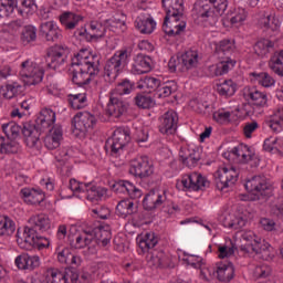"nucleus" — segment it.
<instances>
[{
	"label": "nucleus",
	"instance_id": "obj_1",
	"mask_svg": "<svg viewBox=\"0 0 283 283\" xmlns=\"http://www.w3.org/2000/svg\"><path fill=\"white\" fill-rule=\"evenodd\" d=\"M72 81L78 87L87 85L98 74V57L90 50L82 49L71 59Z\"/></svg>",
	"mask_w": 283,
	"mask_h": 283
},
{
	"label": "nucleus",
	"instance_id": "obj_2",
	"mask_svg": "<svg viewBox=\"0 0 283 283\" xmlns=\"http://www.w3.org/2000/svg\"><path fill=\"white\" fill-rule=\"evenodd\" d=\"M228 7L229 0H198L195 3L193 12L197 15V21L205 28H213Z\"/></svg>",
	"mask_w": 283,
	"mask_h": 283
},
{
	"label": "nucleus",
	"instance_id": "obj_3",
	"mask_svg": "<svg viewBox=\"0 0 283 283\" xmlns=\"http://www.w3.org/2000/svg\"><path fill=\"white\" fill-rule=\"evenodd\" d=\"M233 50H235V44L231 40H221L220 42H216L214 54L220 59V62L208 66L207 75L214 77L229 74V71L235 67V61L231 59Z\"/></svg>",
	"mask_w": 283,
	"mask_h": 283
},
{
	"label": "nucleus",
	"instance_id": "obj_4",
	"mask_svg": "<svg viewBox=\"0 0 283 283\" xmlns=\"http://www.w3.org/2000/svg\"><path fill=\"white\" fill-rule=\"evenodd\" d=\"M132 59V51L129 48L124 46L117 50L113 56H111L104 66V78L106 83H114L116 78L125 71V67L129 65Z\"/></svg>",
	"mask_w": 283,
	"mask_h": 283
},
{
	"label": "nucleus",
	"instance_id": "obj_5",
	"mask_svg": "<svg viewBox=\"0 0 283 283\" xmlns=\"http://www.w3.org/2000/svg\"><path fill=\"white\" fill-rule=\"evenodd\" d=\"M19 75L24 85L32 86L43 83V76H45V70L36 62L32 60H25L20 64Z\"/></svg>",
	"mask_w": 283,
	"mask_h": 283
},
{
	"label": "nucleus",
	"instance_id": "obj_6",
	"mask_svg": "<svg viewBox=\"0 0 283 283\" xmlns=\"http://www.w3.org/2000/svg\"><path fill=\"white\" fill-rule=\"evenodd\" d=\"M69 187L73 193H85V198L90 202H98L106 193L105 188H98L92 182L85 184L76 179H71Z\"/></svg>",
	"mask_w": 283,
	"mask_h": 283
},
{
	"label": "nucleus",
	"instance_id": "obj_7",
	"mask_svg": "<svg viewBox=\"0 0 283 283\" xmlns=\"http://www.w3.org/2000/svg\"><path fill=\"white\" fill-rule=\"evenodd\" d=\"M128 171L130 176L140 178V180L151 178L154 176V161L147 156H137L130 160Z\"/></svg>",
	"mask_w": 283,
	"mask_h": 283
},
{
	"label": "nucleus",
	"instance_id": "obj_8",
	"mask_svg": "<svg viewBox=\"0 0 283 283\" xmlns=\"http://www.w3.org/2000/svg\"><path fill=\"white\" fill-rule=\"evenodd\" d=\"M239 177L240 170H238L235 166H223L218 168L214 172L217 189H219V191H224V189L233 187V185L238 182Z\"/></svg>",
	"mask_w": 283,
	"mask_h": 283
},
{
	"label": "nucleus",
	"instance_id": "obj_9",
	"mask_svg": "<svg viewBox=\"0 0 283 283\" xmlns=\"http://www.w3.org/2000/svg\"><path fill=\"white\" fill-rule=\"evenodd\" d=\"M129 132L125 128H117L113 134V138L107 139L105 144L106 151H111V156H118L123 151L125 145L129 143Z\"/></svg>",
	"mask_w": 283,
	"mask_h": 283
},
{
	"label": "nucleus",
	"instance_id": "obj_10",
	"mask_svg": "<svg viewBox=\"0 0 283 283\" xmlns=\"http://www.w3.org/2000/svg\"><path fill=\"white\" fill-rule=\"evenodd\" d=\"M70 52L71 50L67 45L63 44H55L49 48L46 53L49 67H51V70H56L61 67V65H65L67 56H70Z\"/></svg>",
	"mask_w": 283,
	"mask_h": 283
},
{
	"label": "nucleus",
	"instance_id": "obj_11",
	"mask_svg": "<svg viewBox=\"0 0 283 283\" xmlns=\"http://www.w3.org/2000/svg\"><path fill=\"white\" fill-rule=\"evenodd\" d=\"M182 191H202L209 187V181L199 172L184 175L179 182Z\"/></svg>",
	"mask_w": 283,
	"mask_h": 283
},
{
	"label": "nucleus",
	"instance_id": "obj_12",
	"mask_svg": "<svg viewBox=\"0 0 283 283\" xmlns=\"http://www.w3.org/2000/svg\"><path fill=\"white\" fill-rule=\"evenodd\" d=\"M245 190L253 196L252 200H260V196H264V191L269 189V181L265 176H254L245 181Z\"/></svg>",
	"mask_w": 283,
	"mask_h": 283
},
{
	"label": "nucleus",
	"instance_id": "obj_13",
	"mask_svg": "<svg viewBox=\"0 0 283 283\" xmlns=\"http://www.w3.org/2000/svg\"><path fill=\"white\" fill-rule=\"evenodd\" d=\"M178 113L170 109L159 117V132L166 136H174L178 132Z\"/></svg>",
	"mask_w": 283,
	"mask_h": 283
},
{
	"label": "nucleus",
	"instance_id": "obj_14",
	"mask_svg": "<svg viewBox=\"0 0 283 283\" xmlns=\"http://www.w3.org/2000/svg\"><path fill=\"white\" fill-rule=\"evenodd\" d=\"M46 275L51 277V283H78V272L72 268H67L63 272L49 269Z\"/></svg>",
	"mask_w": 283,
	"mask_h": 283
},
{
	"label": "nucleus",
	"instance_id": "obj_15",
	"mask_svg": "<svg viewBox=\"0 0 283 283\" xmlns=\"http://www.w3.org/2000/svg\"><path fill=\"white\" fill-rule=\"evenodd\" d=\"M74 127L82 136H86L87 132H92L96 125V116L90 112H80L74 117Z\"/></svg>",
	"mask_w": 283,
	"mask_h": 283
},
{
	"label": "nucleus",
	"instance_id": "obj_16",
	"mask_svg": "<svg viewBox=\"0 0 283 283\" xmlns=\"http://www.w3.org/2000/svg\"><path fill=\"white\" fill-rule=\"evenodd\" d=\"M40 32L45 41L50 43H59L63 41V30L54 21L43 22L40 25Z\"/></svg>",
	"mask_w": 283,
	"mask_h": 283
},
{
	"label": "nucleus",
	"instance_id": "obj_17",
	"mask_svg": "<svg viewBox=\"0 0 283 283\" xmlns=\"http://www.w3.org/2000/svg\"><path fill=\"white\" fill-rule=\"evenodd\" d=\"M243 96L245 101H251L256 107H269V96L255 86H245L243 88Z\"/></svg>",
	"mask_w": 283,
	"mask_h": 283
},
{
	"label": "nucleus",
	"instance_id": "obj_18",
	"mask_svg": "<svg viewBox=\"0 0 283 283\" xmlns=\"http://www.w3.org/2000/svg\"><path fill=\"white\" fill-rule=\"evenodd\" d=\"M242 240L248 244L241 245L240 250L248 255L251 253H260V244L262 239L255 234L252 230H245L241 234Z\"/></svg>",
	"mask_w": 283,
	"mask_h": 283
},
{
	"label": "nucleus",
	"instance_id": "obj_19",
	"mask_svg": "<svg viewBox=\"0 0 283 283\" xmlns=\"http://www.w3.org/2000/svg\"><path fill=\"white\" fill-rule=\"evenodd\" d=\"M179 160L189 169H193L200 163V150L196 146L182 147L179 151Z\"/></svg>",
	"mask_w": 283,
	"mask_h": 283
},
{
	"label": "nucleus",
	"instance_id": "obj_20",
	"mask_svg": "<svg viewBox=\"0 0 283 283\" xmlns=\"http://www.w3.org/2000/svg\"><path fill=\"white\" fill-rule=\"evenodd\" d=\"M73 249H85L87 248L88 253L94 255L96 253V240H94V234L87 231L75 237V240L71 243Z\"/></svg>",
	"mask_w": 283,
	"mask_h": 283
},
{
	"label": "nucleus",
	"instance_id": "obj_21",
	"mask_svg": "<svg viewBox=\"0 0 283 283\" xmlns=\"http://www.w3.org/2000/svg\"><path fill=\"white\" fill-rule=\"evenodd\" d=\"M167 203V193L165 191H156L151 190L149 191L144 200L143 206L146 211H154V209H158L163 207V205Z\"/></svg>",
	"mask_w": 283,
	"mask_h": 283
},
{
	"label": "nucleus",
	"instance_id": "obj_22",
	"mask_svg": "<svg viewBox=\"0 0 283 283\" xmlns=\"http://www.w3.org/2000/svg\"><path fill=\"white\" fill-rule=\"evenodd\" d=\"M127 109H129V104L123 101V98L114 95L109 97L106 109L108 116H113V118H122V116L127 114Z\"/></svg>",
	"mask_w": 283,
	"mask_h": 283
},
{
	"label": "nucleus",
	"instance_id": "obj_23",
	"mask_svg": "<svg viewBox=\"0 0 283 283\" xmlns=\"http://www.w3.org/2000/svg\"><path fill=\"white\" fill-rule=\"evenodd\" d=\"M14 264L20 271H34V269L41 266V258L39 255L21 253L15 258Z\"/></svg>",
	"mask_w": 283,
	"mask_h": 283
},
{
	"label": "nucleus",
	"instance_id": "obj_24",
	"mask_svg": "<svg viewBox=\"0 0 283 283\" xmlns=\"http://www.w3.org/2000/svg\"><path fill=\"white\" fill-rule=\"evenodd\" d=\"M221 222L226 229H233L234 231H238V229L247 227L249 218H247V214L241 213H224L221 218Z\"/></svg>",
	"mask_w": 283,
	"mask_h": 283
},
{
	"label": "nucleus",
	"instance_id": "obj_25",
	"mask_svg": "<svg viewBox=\"0 0 283 283\" xmlns=\"http://www.w3.org/2000/svg\"><path fill=\"white\" fill-rule=\"evenodd\" d=\"M36 230L34 228L27 227L22 232L17 231V242L20 249H32L36 240Z\"/></svg>",
	"mask_w": 283,
	"mask_h": 283
},
{
	"label": "nucleus",
	"instance_id": "obj_26",
	"mask_svg": "<svg viewBox=\"0 0 283 283\" xmlns=\"http://www.w3.org/2000/svg\"><path fill=\"white\" fill-rule=\"evenodd\" d=\"M180 61L184 72L196 70L200 65V61H202V55L198 50L190 49L180 55Z\"/></svg>",
	"mask_w": 283,
	"mask_h": 283
},
{
	"label": "nucleus",
	"instance_id": "obj_27",
	"mask_svg": "<svg viewBox=\"0 0 283 283\" xmlns=\"http://www.w3.org/2000/svg\"><path fill=\"white\" fill-rule=\"evenodd\" d=\"M113 189L116 191V193H127V196H129V198L133 200H137L138 198L143 197V190L138 189L134 184L127 180H119L115 182Z\"/></svg>",
	"mask_w": 283,
	"mask_h": 283
},
{
	"label": "nucleus",
	"instance_id": "obj_28",
	"mask_svg": "<svg viewBox=\"0 0 283 283\" xmlns=\"http://www.w3.org/2000/svg\"><path fill=\"white\" fill-rule=\"evenodd\" d=\"M20 195L27 205H32L34 207H36V205H41V202L45 200V193H43V190L34 188H22Z\"/></svg>",
	"mask_w": 283,
	"mask_h": 283
},
{
	"label": "nucleus",
	"instance_id": "obj_29",
	"mask_svg": "<svg viewBox=\"0 0 283 283\" xmlns=\"http://www.w3.org/2000/svg\"><path fill=\"white\" fill-rule=\"evenodd\" d=\"M96 242V245L107 247L112 242V229L107 224H99L91 232Z\"/></svg>",
	"mask_w": 283,
	"mask_h": 283
},
{
	"label": "nucleus",
	"instance_id": "obj_30",
	"mask_svg": "<svg viewBox=\"0 0 283 283\" xmlns=\"http://www.w3.org/2000/svg\"><path fill=\"white\" fill-rule=\"evenodd\" d=\"M264 125L274 132V134L283 132V106L276 108L272 115L266 117Z\"/></svg>",
	"mask_w": 283,
	"mask_h": 283
},
{
	"label": "nucleus",
	"instance_id": "obj_31",
	"mask_svg": "<svg viewBox=\"0 0 283 283\" xmlns=\"http://www.w3.org/2000/svg\"><path fill=\"white\" fill-rule=\"evenodd\" d=\"M21 132L25 138L27 146L36 147L40 136L36 125L32 124L31 122H25L22 124Z\"/></svg>",
	"mask_w": 283,
	"mask_h": 283
},
{
	"label": "nucleus",
	"instance_id": "obj_32",
	"mask_svg": "<svg viewBox=\"0 0 283 283\" xmlns=\"http://www.w3.org/2000/svg\"><path fill=\"white\" fill-rule=\"evenodd\" d=\"M126 17L123 13H117L114 17L105 21V27L114 32L115 34H124L127 32Z\"/></svg>",
	"mask_w": 283,
	"mask_h": 283
},
{
	"label": "nucleus",
	"instance_id": "obj_33",
	"mask_svg": "<svg viewBox=\"0 0 283 283\" xmlns=\"http://www.w3.org/2000/svg\"><path fill=\"white\" fill-rule=\"evenodd\" d=\"M57 262L60 264H66L67 266H80L82 260L81 256L73 254L70 248H57Z\"/></svg>",
	"mask_w": 283,
	"mask_h": 283
},
{
	"label": "nucleus",
	"instance_id": "obj_34",
	"mask_svg": "<svg viewBox=\"0 0 283 283\" xmlns=\"http://www.w3.org/2000/svg\"><path fill=\"white\" fill-rule=\"evenodd\" d=\"M81 22H83V17L76 12L64 11L60 14V23L64 30H76Z\"/></svg>",
	"mask_w": 283,
	"mask_h": 283
},
{
	"label": "nucleus",
	"instance_id": "obj_35",
	"mask_svg": "<svg viewBox=\"0 0 283 283\" xmlns=\"http://www.w3.org/2000/svg\"><path fill=\"white\" fill-rule=\"evenodd\" d=\"M29 224L35 231H50L52 229V221L45 213L33 214L29 219Z\"/></svg>",
	"mask_w": 283,
	"mask_h": 283
},
{
	"label": "nucleus",
	"instance_id": "obj_36",
	"mask_svg": "<svg viewBox=\"0 0 283 283\" xmlns=\"http://www.w3.org/2000/svg\"><path fill=\"white\" fill-rule=\"evenodd\" d=\"M136 240L142 253H149V250L158 244V237L154 232L138 234Z\"/></svg>",
	"mask_w": 283,
	"mask_h": 283
},
{
	"label": "nucleus",
	"instance_id": "obj_37",
	"mask_svg": "<svg viewBox=\"0 0 283 283\" xmlns=\"http://www.w3.org/2000/svg\"><path fill=\"white\" fill-rule=\"evenodd\" d=\"M217 279L219 282L229 283L235 277V268L230 262L217 263Z\"/></svg>",
	"mask_w": 283,
	"mask_h": 283
},
{
	"label": "nucleus",
	"instance_id": "obj_38",
	"mask_svg": "<svg viewBox=\"0 0 283 283\" xmlns=\"http://www.w3.org/2000/svg\"><path fill=\"white\" fill-rule=\"evenodd\" d=\"M151 70V57L149 55L138 54L132 66L133 74H147Z\"/></svg>",
	"mask_w": 283,
	"mask_h": 283
},
{
	"label": "nucleus",
	"instance_id": "obj_39",
	"mask_svg": "<svg viewBox=\"0 0 283 283\" xmlns=\"http://www.w3.org/2000/svg\"><path fill=\"white\" fill-rule=\"evenodd\" d=\"M54 123H56V113L51 108H43L36 118V125L42 130L50 129Z\"/></svg>",
	"mask_w": 283,
	"mask_h": 283
},
{
	"label": "nucleus",
	"instance_id": "obj_40",
	"mask_svg": "<svg viewBox=\"0 0 283 283\" xmlns=\"http://www.w3.org/2000/svg\"><path fill=\"white\" fill-rule=\"evenodd\" d=\"M23 93V85L19 82H8L0 87V94L7 101H12V98H17V96H21Z\"/></svg>",
	"mask_w": 283,
	"mask_h": 283
},
{
	"label": "nucleus",
	"instance_id": "obj_41",
	"mask_svg": "<svg viewBox=\"0 0 283 283\" xmlns=\"http://www.w3.org/2000/svg\"><path fill=\"white\" fill-rule=\"evenodd\" d=\"M17 231V223L8 214H0V238H10Z\"/></svg>",
	"mask_w": 283,
	"mask_h": 283
},
{
	"label": "nucleus",
	"instance_id": "obj_42",
	"mask_svg": "<svg viewBox=\"0 0 283 283\" xmlns=\"http://www.w3.org/2000/svg\"><path fill=\"white\" fill-rule=\"evenodd\" d=\"M138 211V206L134 203L130 199H124L119 201L116 206V214L119 218H128V216H134Z\"/></svg>",
	"mask_w": 283,
	"mask_h": 283
},
{
	"label": "nucleus",
	"instance_id": "obj_43",
	"mask_svg": "<svg viewBox=\"0 0 283 283\" xmlns=\"http://www.w3.org/2000/svg\"><path fill=\"white\" fill-rule=\"evenodd\" d=\"M164 24L174 25L175 28H178L179 31L185 32L187 28V19L185 18V12L166 13Z\"/></svg>",
	"mask_w": 283,
	"mask_h": 283
},
{
	"label": "nucleus",
	"instance_id": "obj_44",
	"mask_svg": "<svg viewBox=\"0 0 283 283\" xmlns=\"http://www.w3.org/2000/svg\"><path fill=\"white\" fill-rule=\"evenodd\" d=\"M61 140H63V129L54 127L51 134L45 137L44 145L46 149H56L61 146Z\"/></svg>",
	"mask_w": 283,
	"mask_h": 283
},
{
	"label": "nucleus",
	"instance_id": "obj_45",
	"mask_svg": "<svg viewBox=\"0 0 283 283\" xmlns=\"http://www.w3.org/2000/svg\"><path fill=\"white\" fill-rule=\"evenodd\" d=\"M250 78L252 83H258V85H261V87L269 88L275 86V78H273V76L266 72H252L250 73Z\"/></svg>",
	"mask_w": 283,
	"mask_h": 283
},
{
	"label": "nucleus",
	"instance_id": "obj_46",
	"mask_svg": "<svg viewBox=\"0 0 283 283\" xmlns=\"http://www.w3.org/2000/svg\"><path fill=\"white\" fill-rule=\"evenodd\" d=\"M275 50V42L269 39H261L254 44V52L258 56H269Z\"/></svg>",
	"mask_w": 283,
	"mask_h": 283
},
{
	"label": "nucleus",
	"instance_id": "obj_47",
	"mask_svg": "<svg viewBox=\"0 0 283 283\" xmlns=\"http://www.w3.org/2000/svg\"><path fill=\"white\" fill-rule=\"evenodd\" d=\"M147 264L151 269H165L167 266V256L165 252H151L146 256Z\"/></svg>",
	"mask_w": 283,
	"mask_h": 283
},
{
	"label": "nucleus",
	"instance_id": "obj_48",
	"mask_svg": "<svg viewBox=\"0 0 283 283\" xmlns=\"http://www.w3.org/2000/svg\"><path fill=\"white\" fill-rule=\"evenodd\" d=\"M166 14H180L185 12V0H161Z\"/></svg>",
	"mask_w": 283,
	"mask_h": 283
},
{
	"label": "nucleus",
	"instance_id": "obj_49",
	"mask_svg": "<svg viewBox=\"0 0 283 283\" xmlns=\"http://www.w3.org/2000/svg\"><path fill=\"white\" fill-rule=\"evenodd\" d=\"M135 28H137L142 34H151V32L156 30V21H154L153 18H137Z\"/></svg>",
	"mask_w": 283,
	"mask_h": 283
},
{
	"label": "nucleus",
	"instance_id": "obj_50",
	"mask_svg": "<svg viewBox=\"0 0 283 283\" xmlns=\"http://www.w3.org/2000/svg\"><path fill=\"white\" fill-rule=\"evenodd\" d=\"M21 149V145L19 143L0 136V154H19V150Z\"/></svg>",
	"mask_w": 283,
	"mask_h": 283
},
{
	"label": "nucleus",
	"instance_id": "obj_51",
	"mask_svg": "<svg viewBox=\"0 0 283 283\" xmlns=\"http://www.w3.org/2000/svg\"><path fill=\"white\" fill-rule=\"evenodd\" d=\"M137 87L138 90H144L147 94H151V92H157L158 87H160V80L146 76L138 82Z\"/></svg>",
	"mask_w": 283,
	"mask_h": 283
},
{
	"label": "nucleus",
	"instance_id": "obj_52",
	"mask_svg": "<svg viewBox=\"0 0 283 283\" xmlns=\"http://www.w3.org/2000/svg\"><path fill=\"white\" fill-rule=\"evenodd\" d=\"M269 67L277 76H283V50L274 52L270 59Z\"/></svg>",
	"mask_w": 283,
	"mask_h": 283
},
{
	"label": "nucleus",
	"instance_id": "obj_53",
	"mask_svg": "<svg viewBox=\"0 0 283 283\" xmlns=\"http://www.w3.org/2000/svg\"><path fill=\"white\" fill-rule=\"evenodd\" d=\"M247 10L244 8H238L228 14L227 20L231 23V25L238 28L239 25H242L244 21H247Z\"/></svg>",
	"mask_w": 283,
	"mask_h": 283
},
{
	"label": "nucleus",
	"instance_id": "obj_54",
	"mask_svg": "<svg viewBox=\"0 0 283 283\" xmlns=\"http://www.w3.org/2000/svg\"><path fill=\"white\" fill-rule=\"evenodd\" d=\"M69 103L72 109H83L87 107V95L85 93L69 95Z\"/></svg>",
	"mask_w": 283,
	"mask_h": 283
},
{
	"label": "nucleus",
	"instance_id": "obj_55",
	"mask_svg": "<svg viewBox=\"0 0 283 283\" xmlns=\"http://www.w3.org/2000/svg\"><path fill=\"white\" fill-rule=\"evenodd\" d=\"M237 87L238 86L232 80H226L223 83L217 85V92L220 96H233Z\"/></svg>",
	"mask_w": 283,
	"mask_h": 283
},
{
	"label": "nucleus",
	"instance_id": "obj_56",
	"mask_svg": "<svg viewBox=\"0 0 283 283\" xmlns=\"http://www.w3.org/2000/svg\"><path fill=\"white\" fill-rule=\"evenodd\" d=\"M260 27L264 28V30H272V32H275L277 28H280V21L275 19V14L270 13L261 18Z\"/></svg>",
	"mask_w": 283,
	"mask_h": 283
},
{
	"label": "nucleus",
	"instance_id": "obj_57",
	"mask_svg": "<svg viewBox=\"0 0 283 283\" xmlns=\"http://www.w3.org/2000/svg\"><path fill=\"white\" fill-rule=\"evenodd\" d=\"M2 132L9 139L19 138V135L21 134V126L14 122H9L2 124Z\"/></svg>",
	"mask_w": 283,
	"mask_h": 283
},
{
	"label": "nucleus",
	"instance_id": "obj_58",
	"mask_svg": "<svg viewBox=\"0 0 283 283\" xmlns=\"http://www.w3.org/2000/svg\"><path fill=\"white\" fill-rule=\"evenodd\" d=\"M199 270L201 280H205V282H209V280H212L213 275H216L217 273V265L209 264L203 261Z\"/></svg>",
	"mask_w": 283,
	"mask_h": 283
},
{
	"label": "nucleus",
	"instance_id": "obj_59",
	"mask_svg": "<svg viewBox=\"0 0 283 283\" xmlns=\"http://www.w3.org/2000/svg\"><path fill=\"white\" fill-rule=\"evenodd\" d=\"M21 41L24 45L36 41V29L34 25H25L22 29Z\"/></svg>",
	"mask_w": 283,
	"mask_h": 283
},
{
	"label": "nucleus",
	"instance_id": "obj_60",
	"mask_svg": "<svg viewBox=\"0 0 283 283\" xmlns=\"http://www.w3.org/2000/svg\"><path fill=\"white\" fill-rule=\"evenodd\" d=\"M135 104L137 105V107H140L142 109H149L154 107V105H156L151 96L143 94L136 95Z\"/></svg>",
	"mask_w": 283,
	"mask_h": 283
},
{
	"label": "nucleus",
	"instance_id": "obj_61",
	"mask_svg": "<svg viewBox=\"0 0 283 283\" xmlns=\"http://www.w3.org/2000/svg\"><path fill=\"white\" fill-rule=\"evenodd\" d=\"M88 30L92 39H101L105 36V25H102L98 21H91Z\"/></svg>",
	"mask_w": 283,
	"mask_h": 283
},
{
	"label": "nucleus",
	"instance_id": "obj_62",
	"mask_svg": "<svg viewBox=\"0 0 283 283\" xmlns=\"http://www.w3.org/2000/svg\"><path fill=\"white\" fill-rule=\"evenodd\" d=\"M233 154L237 155V158H241L242 163H249V160H253V154L248 148V146H238L233 149Z\"/></svg>",
	"mask_w": 283,
	"mask_h": 283
},
{
	"label": "nucleus",
	"instance_id": "obj_63",
	"mask_svg": "<svg viewBox=\"0 0 283 283\" xmlns=\"http://www.w3.org/2000/svg\"><path fill=\"white\" fill-rule=\"evenodd\" d=\"M182 262L192 269H200V266L205 263V259L193 254H184Z\"/></svg>",
	"mask_w": 283,
	"mask_h": 283
},
{
	"label": "nucleus",
	"instance_id": "obj_64",
	"mask_svg": "<svg viewBox=\"0 0 283 283\" xmlns=\"http://www.w3.org/2000/svg\"><path fill=\"white\" fill-rule=\"evenodd\" d=\"M15 8L19 12H34L36 10V3L34 0H15Z\"/></svg>",
	"mask_w": 283,
	"mask_h": 283
}]
</instances>
